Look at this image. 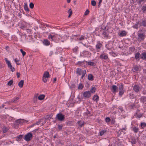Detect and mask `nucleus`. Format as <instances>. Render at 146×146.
<instances>
[{"label":"nucleus","mask_w":146,"mask_h":146,"mask_svg":"<svg viewBox=\"0 0 146 146\" xmlns=\"http://www.w3.org/2000/svg\"><path fill=\"white\" fill-rule=\"evenodd\" d=\"M48 38L50 40L56 42H58L59 41L63 42L66 40V36L64 35L62 36L53 33H51L48 35Z\"/></svg>","instance_id":"f257e3e1"},{"label":"nucleus","mask_w":146,"mask_h":146,"mask_svg":"<svg viewBox=\"0 0 146 146\" xmlns=\"http://www.w3.org/2000/svg\"><path fill=\"white\" fill-rule=\"evenodd\" d=\"M76 73L79 76L82 74L81 78L84 79L85 78V76L86 73V71L85 70H82L80 68H78L76 69Z\"/></svg>","instance_id":"f03ea898"},{"label":"nucleus","mask_w":146,"mask_h":146,"mask_svg":"<svg viewBox=\"0 0 146 146\" xmlns=\"http://www.w3.org/2000/svg\"><path fill=\"white\" fill-rule=\"evenodd\" d=\"M80 56L81 57H89L91 56V54L89 52L84 50L82 52H80Z\"/></svg>","instance_id":"7ed1b4c3"},{"label":"nucleus","mask_w":146,"mask_h":146,"mask_svg":"<svg viewBox=\"0 0 146 146\" xmlns=\"http://www.w3.org/2000/svg\"><path fill=\"white\" fill-rule=\"evenodd\" d=\"M32 133L31 132H29L25 135L24 139L26 141H29L32 139Z\"/></svg>","instance_id":"20e7f679"},{"label":"nucleus","mask_w":146,"mask_h":146,"mask_svg":"<svg viewBox=\"0 0 146 146\" xmlns=\"http://www.w3.org/2000/svg\"><path fill=\"white\" fill-rule=\"evenodd\" d=\"M103 42L102 41H98L97 42V44L96 45V49L97 52H99L100 49L102 46Z\"/></svg>","instance_id":"39448f33"},{"label":"nucleus","mask_w":146,"mask_h":146,"mask_svg":"<svg viewBox=\"0 0 146 146\" xmlns=\"http://www.w3.org/2000/svg\"><path fill=\"white\" fill-rule=\"evenodd\" d=\"M5 61L8 67L10 69L11 71L12 72L14 71L15 70V69L14 67H12L10 61H9L7 58H5Z\"/></svg>","instance_id":"423d86ee"},{"label":"nucleus","mask_w":146,"mask_h":146,"mask_svg":"<svg viewBox=\"0 0 146 146\" xmlns=\"http://www.w3.org/2000/svg\"><path fill=\"white\" fill-rule=\"evenodd\" d=\"M49 77V72H45L42 78L43 82H46L47 80V79Z\"/></svg>","instance_id":"0eeeda50"},{"label":"nucleus","mask_w":146,"mask_h":146,"mask_svg":"<svg viewBox=\"0 0 146 146\" xmlns=\"http://www.w3.org/2000/svg\"><path fill=\"white\" fill-rule=\"evenodd\" d=\"M100 58L101 59H104L107 61H108L109 60L108 54L104 52L101 54L100 56Z\"/></svg>","instance_id":"6e6552de"},{"label":"nucleus","mask_w":146,"mask_h":146,"mask_svg":"<svg viewBox=\"0 0 146 146\" xmlns=\"http://www.w3.org/2000/svg\"><path fill=\"white\" fill-rule=\"evenodd\" d=\"M83 97L85 98H90L91 96V94H90V92H89V91H86L84 92L83 93Z\"/></svg>","instance_id":"1a4fd4ad"},{"label":"nucleus","mask_w":146,"mask_h":146,"mask_svg":"<svg viewBox=\"0 0 146 146\" xmlns=\"http://www.w3.org/2000/svg\"><path fill=\"white\" fill-rule=\"evenodd\" d=\"M56 117L59 121H63L64 119V116L61 113H59L56 115Z\"/></svg>","instance_id":"9d476101"},{"label":"nucleus","mask_w":146,"mask_h":146,"mask_svg":"<svg viewBox=\"0 0 146 146\" xmlns=\"http://www.w3.org/2000/svg\"><path fill=\"white\" fill-rule=\"evenodd\" d=\"M138 41H141L144 40L145 38V35L143 33H139L138 35Z\"/></svg>","instance_id":"9b49d317"},{"label":"nucleus","mask_w":146,"mask_h":146,"mask_svg":"<svg viewBox=\"0 0 146 146\" xmlns=\"http://www.w3.org/2000/svg\"><path fill=\"white\" fill-rule=\"evenodd\" d=\"M84 61H78L77 63H78L79 64H80L81 63H83ZM85 62H86L88 64V65L90 66H95V64L94 62H92L91 61H89L88 62L87 61H84Z\"/></svg>","instance_id":"f8f14e48"},{"label":"nucleus","mask_w":146,"mask_h":146,"mask_svg":"<svg viewBox=\"0 0 146 146\" xmlns=\"http://www.w3.org/2000/svg\"><path fill=\"white\" fill-rule=\"evenodd\" d=\"M115 142V146H122V143L121 141H119V140L118 139H116Z\"/></svg>","instance_id":"ddd939ff"},{"label":"nucleus","mask_w":146,"mask_h":146,"mask_svg":"<svg viewBox=\"0 0 146 146\" xmlns=\"http://www.w3.org/2000/svg\"><path fill=\"white\" fill-rule=\"evenodd\" d=\"M87 38V37H86L83 35H82L81 36H78L77 38H74L76 40H82L85 39Z\"/></svg>","instance_id":"4468645a"},{"label":"nucleus","mask_w":146,"mask_h":146,"mask_svg":"<svg viewBox=\"0 0 146 146\" xmlns=\"http://www.w3.org/2000/svg\"><path fill=\"white\" fill-rule=\"evenodd\" d=\"M133 89L135 92L138 93L140 90V88L138 85H135L133 87Z\"/></svg>","instance_id":"2eb2a0df"},{"label":"nucleus","mask_w":146,"mask_h":146,"mask_svg":"<svg viewBox=\"0 0 146 146\" xmlns=\"http://www.w3.org/2000/svg\"><path fill=\"white\" fill-rule=\"evenodd\" d=\"M127 35L126 32L125 31H121L118 33L119 36L121 37H123V36H125Z\"/></svg>","instance_id":"dca6fc26"},{"label":"nucleus","mask_w":146,"mask_h":146,"mask_svg":"<svg viewBox=\"0 0 146 146\" xmlns=\"http://www.w3.org/2000/svg\"><path fill=\"white\" fill-rule=\"evenodd\" d=\"M133 72H138L139 71V66H134L133 68L132 69Z\"/></svg>","instance_id":"f3484780"},{"label":"nucleus","mask_w":146,"mask_h":146,"mask_svg":"<svg viewBox=\"0 0 146 146\" xmlns=\"http://www.w3.org/2000/svg\"><path fill=\"white\" fill-rule=\"evenodd\" d=\"M99 100L98 96L97 95H94L92 97V100L96 102H97Z\"/></svg>","instance_id":"a211bd4d"},{"label":"nucleus","mask_w":146,"mask_h":146,"mask_svg":"<svg viewBox=\"0 0 146 146\" xmlns=\"http://www.w3.org/2000/svg\"><path fill=\"white\" fill-rule=\"evenodd\" d=\"M19 97H16L11 100L10 101V102L13 103L16 102L19 99Z\"/></svg>","instance_id":"6ab92c4d"},{"label":"nucleus","mask_w":146,"mask_h":146,"mask_svg":"<svg viewBox=\"0 0 146 146\" xmlns=\"http://www.w3.org/2000/svg\"><path fill=\"white\" fill-rule=\"evenodd\" d=\"M43 44L46 46H48L50 44V42L48 40H44L43 42Z\"/></svg>","instance_id":"aec40b11"},{"label":"nucleus","mask_w":146,"mask_h":146,"mask_svg":"<svg viewBox=\"0 0 146 146\" xmlns=\"http://www.w3.org/2000/svg\"><path fill=\"white\" fill-rule=\"evenodd\" d=\"M140 101L141 102H142L143 103H146V97L145 96H142L140 99Z\"/></svg>","instance_id":"412c9836"},{"label":"nucleus","mask_w":146,"mask_h":146,"mask_svg":"<svg viewBox=\"0 0 146 146\" xmlns=\"http://www.w3.org/2000/svg\"><path fill=\"white\" fill-rule=\"evenodd\" d=\"M139 129V128L138 127H134L133 128L132 131H133L134 133H136L138 132Z\"/></svg>","instance_id":"4be33fe9"},{"label":"nucleus","mask_w":146,"mask_h":146,"mask_svg":"<svg viewBox=\"0 0 146 146\" xmlns=\"http://www.w3.org/2000/svg\"><path fill=\"white\" fill-rule=\"evenodd\" d=\"M77 123L79 126L81 127L84 125V122L83 121H78L77 122Z\"/></svg>","instance_id":"5701e85b"},{"label":"nucleus","mask_w":146,"mask_h":146,"mask_svg":"<svg viewBox=\"0 0 146 146\" xmlns=\"http://www.w3.org/2000/svg\"><path fill=\"white\" fill-rule=\"evenodd\" d=\"M141 58L143 60H146V51L142 53Z\"/></svg>","instance_id":"b1692460"},{"label":"nucleus","mask_w":146,"mask_h":146,"mask_svg":"<svg viewBox=\"0 0 146 146\" xmlns=\"http://www.w3.org/2000/svg\"><path fill=\"white\" fill-rule=\"evenodd\" d=\"M96 87L95 86L93 87L90 90V91H89V92H90V94H91L95 93L96 92Z\"/></svg>","instance_id":"393cba45"},{"label":"nucleus","mask_w":146,"mask_h":146,"mask_svg":"<svg viewBox=\"0 0 146 146\" xmlns=\"http://www.w3.org/2000/svg\"><path fill=\"white\" fill-rule=\"evenodd\" d=\"M88 79L89 80L92 81L94 80V77L92 74H89L88 76Z\"/></svg>","instance_id":"a878e982"},{"label":"nucleus","mask_w":146,"mask_h":146,"mask_svg":"<svg viewBox=\"0 0 146 146\" xmlns=\"http://www.w3.org/2000/svg\"><path fill=\"white\" fill-rule=\"evenodd\" d=\"M24 81L23 80H21L19 82L18 85L19 87L22 88L23 85Z\"/></svg>","instance_id":"bb28decb"},{"label":"nucleus","mask_w":146,"mask_h":146,"mask_svg":"<svg viewBox=\"0 0 146 146\" xmlns=\"http://www.w3.org/2000/svg\"><path fill=\"white\" fill-rule=\"evenodd\" d=\"M112 89L113 90L112 92L114 93L116 92V90L117 89V87L116 85H113L112 86Z\"/></svg>","instance_id":"cd10ccee"},{"label":"nucleus","mask_w":146,"mask_h":146,"mask_svg":"<svg viewBox=\"0 0 146 146\" xmlns=\"http://www.w3.org/2000/svg\"><path fill=\"white\" fill-rule=\"evenodd\" d=\"M129 51L130 52L132 53L135 50V48L134 46H131L129 47Z\"/></svg>","instance_id":"c85d7f7f"},{"label":"nucleus","mask_w":146,"mask_h":146,"mask_svg":"<svg viewBox=\"0 0 146 146\" xmlns=\"http://www.w3.org/2000/svg\"><path fill=\"white\" fill-rule=\"evenodd\" d=\"M103 37H104L105 38H108V33L105 31H104L103 33Z\"/></svg>","instance_id":"c756f323"},{"label":"nucleus","mask_w":146,"mask_h":146,"mask_svg":"<svg viewBox=\"0 0 146 146\" xmlns=\"http://www.w3.org/2000/svg\"><path fill=\"white\" fill-rule=\"evenodd\" d=\"M142 10L143 13H146V4L142 6Z\"/></svg>","instance_id":"7c9ffc66"},{"label":"nucleus","mask_w":146,"mask_h":146,"mask_svg":"<svg viewBox=\"0 0 146 146\" xmlns=\"http://www.w3.org/2000/svg\"><path fill=\"white\" fill-rule=\"evenodd\" d=\"M106 132V130H103L100 131L99 133V135L100 136H102Z\"/></svg>","instance_id":"2f4dec72"},{"label":"nucleus","mask_w":146,"mask_h":146,"mask_svg":"<svg viewBox=\"0 0 146 146\" xmlns=\"http://www.w3.org/2000/svg\"><path fill=\"white\" fill-rule=\"evenodd\" d=\"M44 98V96L42 94L39 96L38 97V98L39 100H42Z\"/></svg>","instance_id":"473e14b6"},{"label":"nucleus","mask_w":146,"mask_h":146,"mask_svg":"<svg viewBox=\"0 0 146 146\" xmlns=\"http://www.w3.org/2000/svg\"><path fill=\"white\" fill-rule=\"evenodd\" d=\"M139 21L137 22L135 25L132 27L133 28L135 29H137L138 28V25L139 24Z\"/></svg>","instance_id":"72a5a7b5"},{"label":"nucleus","mask_w":146,"mask_h":146,"mask_svg":"<svg viewBox=\"0 0 146 146\" xmlns=\"http://www.w3.org/2000/svg\"><path fill=\"white\" fill-rule=\"evenodd\" d=\"M140 55V54L139 52L135 53V58L136 59H138Z\"/></svg>","instance_id":"f704fd0d"},{"label":"nucleus","mask_w":146,"mask_h":146,"mask_svg":"<svg viewBox=\"0 0 146 146\" xmlns=\"http://www.w3.org/2000/svg\"><path fill=\"white\" fill-rule=\"evenodd\" d=\"M78 46H76L73 49V52L76 53L78 50Z\"/></svg>","instance_id":"c9c22d12"},{"label":"nucleus","mask_w":146,"mask_h":146,"mask_svg":"<svg viewBox=\"0 0 146 146\" xmlns=\"http://www.w3.org/2000/svg\"><path fill=\"white\" fill-rule=\"evenodd\" d=\"M109 54L113 57H115L117 56V54L113 52H110Z\"/></svg>","instance_id":"e433bc0d"},{"label":"nucleus","mask_w":146,"mask_h":146,"mask_svg":"<svg viewBox=\"0 0 146 146\" xmlns=\"http://www.w3.org/2000/svg\"><path fill=\"white\" fill-rule=\"evenodd\" d=\"M83 87V85L82 84L80 83L79 84L78 88L80 90H82Z\"/></svg>","instance_id":"4c0bfd02"},{"label":"nucleus","mask_w":146,"mask_h":146,"mask_svg":"<svg viewBox=\"0 0 146 146\" xmlns=\"http://www.w3.org/2000/svg\"><path fill=\"white\" fill-rule=\"evenodd\" d=\"M24 10L26 11H28L29 9L27 5L26 4H25L24 5Z\"/></svg>","instance_id":"58836bf2"},{"label":"nucleus","mask_w":146,"mask_h":146,"mask_svg":"<svg viewBox=\"0 0 146 146\" xmlns=\"http://www.w3.org/2000/svg\"><path fill=\"white\" fill-rule=\"evenodd\" d=\"M9 129L6 127H4L3 129V133H6L8 130Z\"/></svg>","instance_id":"ea45409f"},{"label":"nucleus","mask_w":146,"mask_h":146,"mask_svg":"<svg viewBox=\"0 0 146 146\" xmlns=\"http://www.w3.org/2000/svg\"><path fill=\"white\" fill-rule=\"evenodd\" d=\"M68 13L69 14V15L68 16V17H70L72 15V11L71 10V9H70L68 11Z\"/></svg>","instance_id":"a19ab883"},{"label":"nucleus","mask_w":146,"mask_h":146,"mask_svg":"<svg viewBox=\"0 0 146 146\" xmlns=\"http://www.w3.org/2000/svg\"><path fill=\"white\" fill-rule=\"evenodd\" d=\"M15 121L17 123H22L23 122V120L22 119H18L17 120Z\"/></svg>","instance_id":"79ce46f5"},{"label":"nucleus","mask_w":146,"mask_h":146,"mask_svg":"<svg viewBox=\"0 0 146 146\" xmlns=\"http://www.w3.org/2000/svg\"><path fill=\"white\" fill-rule=\"evenodd\" d=\"M145 0H137L136 1L137 3H138L139 4H141L142 3H144Z\"/></svg>","instance_id":"37998d69"},{"label":"nucleus","mask_w":146,"mask_h":146,"mask_svg":"<svg viewBox=\"0 0 146 146\" xmlns=\"http://www.w3.org/2000/svg\"><path fill=\"white\" fill-rule=\"evenodd\" d=\"M106 48L108 50H110L111 49V47H110L109 46V44L108 43H106L105 45Z\"/></svg>","instance_id":"c03bdc74"},{"label":"nucleus","mask_w":146,"mask_h":146,"mask_svg":"<svg viewBox=\"0 0 146 146\" xmlns=\"http://www.w3.org/2000/svg\"><path fill=\"white\" fill-rule=\"evenodd\" d=\"M105 120L106 123H108L110 122L111 119L110 117H107L105 119Z\"/></svg>","instance_id":"a18cd8bd"},{"label":"nucleus","mask_w":146,"mask_h":146,"mask_svg":"<svg viewBox=\"0 0 146 146\" xmlns=\"http://www.w3.org/2000/svg\"><path fill=\"white\" fill-rule=\"evenodd\" d=\"M146 125V124L145 123L143 122L141 123V126L142 128L143 129Z\"/></svg>","instance_id":"49530a36"},{"label":"nucleus","mask_w":146,"mask_h":146,"mask_svg":"<svg viewBox=\"0 0 146 146\" xmlns=\"http://www.w3.org/2000/svg\"><path fill=\"white\" fill-rule=\"evenodd\" d=\"M20 51L22 53L23 56H24L26 54L25 52L22 49H21Z\"/></svg>","instance_id":"de8ad7c7"},{"label":"nucleus","mask_w":146,"mask_h":146,"mask_svg":"<svg viewBox=\"0 0 146 146\" xmlns=\"http://www.w3.org/2000/svg\"><path fill=\"white\" fill-rule=\"evenodd\" d=\"M29 25H25V26H22V27H23V28H24V29H27V28H29Z\"/></svg>","instance_id":"09e8293b"},{"label":"nucleus","mask_w":146,"mask_h":146,"mask_svg":"<svg viewBox=\"0 0 146 146\" xmlns=\"http://www.w3.org/2000/svg\"><path fill=\"white\" fill-rule=\"evenodd\" d=\"M91 4L93 6H95L96 5V2L94 0L92 1Z\"/></svg>","instance_id":"8fccbe9b"},{"label":"nucleus","mask_w":146,"mask_h":146,"mask_svg":"<svg viewBox=\"0 0 146 146\" xmlns=\"http://www.w3.org/2000/svg\"><path fill=\"white\" fill-rule=\"evenodd\" d=\"M13 80H10L7 83V85L9 86H11L13 84Z\"/></svg>","instance_id":"3c124183"},{"label":"nucleus","mask_w":146,"mask_h":146,"mask_svg":"<svg viewBox=\"0 0 146 146\" xmlns=\"http://www.w3.org/2000/svg\"><path fill=\"white\" fill-rule=\"evenodd\" d=\"M124 93V90H121L119 91V95L120 96H122Z\"/></svg>","instance_id":"603ef678"},{"label":"nucleus","mask_w":146,"mask_h":146,"mask_svg":"<svg viewBox=\"0 0 146 146\" xmlns=\"http://www.w3.org/2000/svg\"><path fill=\"white\" fill-rule=\"evenodd\" d=\"M119 91L123 90V87L122 85H121L119 86Z\"/></svg>","instance_id":"864d4df0"},{"label":"nucleus","mask_w":146,"mask_h":146,"mask_svg":"<svg viewBox=\"0 0 146 146\" xmlns=\"http://www.w3.org/2000/svg\"><path fill=\"white\" fill-rule=\"evenodd\" d=\"M34 4L33 3H30L29 7L31 8V9L33 8V7H34Z\"/></svg>","instance_id":"5fc2aeb1"},{"label":"nucleus","mask_w":146,"mask_h":146,"mask_svg":"<svg viewBox=\"0 0 146 146\" xmlns=\"http://www.w3.org/2000/svg\"><path fill=\"white\" fill-rule=\"evenodd\" d=\"M14 61L16 62V64L17 65H19L20 64V63L19 62V60H17V59L16 58L14 59Z\"/></svg>","instance_id":"6e6d98bb"},{"label":"nucleus","mask_w":146,"mask_h":146,"mask_svg":"<svg viewBox=\"0 0 146 146\" xmlns=\"http://www.w3.org/2000/svg\"><path fill=\"white\" fill-rule=\"evenodd\" d=\"M40 122V121L38 122H36V123H34V124H33V125H31V127H33L34 126H35V125H39V124Z\"/></svg>","instance_id":"4d7b16f0"},{"label":"nucleus","mask_w":146,"mask_h":146,"mask_svg":"<svg viewBox=\"0 0 146 146\" xmlns=\"http://www.w3.org/2000/svg\"><path fill=\"white\" fill-rule=\"evenodd\" d=\"M142 25L144 26H146V21H143L142 22Z\"/></svg>","instance_id":"13d9d810"},{"label":"nucleus","mask_w":146,"mask_h":146,"mask_svg":"<svg viewBox=\"0 0 146 146\" xmlns=\"http://www.w3.org/2000/svg\"><path fill=\"white\" fill-rule=\"evenodd\" d=\"M89 12V11L88 10H86L84 13V15H88V14Z\"/></svg>","instance_id":"bf43d9fd"},{"label":"nucleus","mask_w":146,"mask_h":146,"mask_svg":"<svg viewBox=\"0 0 146 146\" xmlns=\"http://www.w3.org/2000/svg\"><path fill=\"white\" fill-rule=\"evenodd\" d=\"M89 49H90V50H91V51H94V53H96V52H95L94 49V48H92V47H90L89 48Z\"/></svg>","instance_id":"052dcab7"},{"label":"nucleus","mask_w":146,"mask_h":146,"mask_svg":"<svg viewBox=\"0 0 146 146\" xmlns=\"http://www.w3.org/2000/svg\"><path fill=\"white\" fill-rule=\"evenodd\" d=\"M37 99V97L36 96H35L34 97L33 100L35 102H36Z\"/></svg>","instance_id":"680f3d73"},{"label":"nucleus","mask_w":146,"mask_h":146,"mask_svg":"<svg viewBox=\"0 0 146 146\" xmlns=\"http://www.w3.org/2000/svg\"><path fill=\"white\" fill-rule=\"evenodd\" d=\"M131 143L133 144H135V139H132L131 141Z\"/></svg>","instance_id":"e2e57ef3"},{"label":"nucleus","mask_w":146,"mask_h":146,"mask_svg":"<svg viewBox=\"0 0 146 146\" xmlns=\"http://www.w3.org/2000/svg\"><path fill=\"white\" fill-rule=\"evenodd\" d=\"M142 116V115L141 114H137V116L138 118H140Z\"/></svg>","instance_id":"0e129e2a"},{"label":"nucleus","mask_w":146,"mask_h":146,"mask_svg":"<svg viewBox=\"0 0 146 146\" xmlns=\"http://www.w3.org/2000/svg\"><path fill=\"white\" fill-rule=\"evenodd\" d=\"M82 44H83V45L84 46H85V47H86L87 48H88L89 47V45L88 44H86L82 43Z\"/></svg>","instance_id":"69168bd1"},{"label":"nucleus","mask_w":146,"mask_h":146,"mask_svg":"<svg viewBox=\"0 0 146 146\" xmlns=\"http://www.w3.org/2000/svg\"><path fill=\"white\" fill-rule=\"evenodd\" d=\"M62 126L61 125H58V129L60 130H61V129H62Z\"/></svg>","instance_id":"338daca9"},{"label":"nucleus","mask_w":146,"mask_h":146,"mask_svg":"<svg viewBox=\"0 0 146 146\" xmlns=\"http://www.w3.org/2000/svg\"><path fill=\"white\" fill-rule=\"evenodd\" d=\"M18 138L19 139H21L22 138V135H19V136H18Z\"/></svg>","instance_id":"774afa93"}]
</instances>
